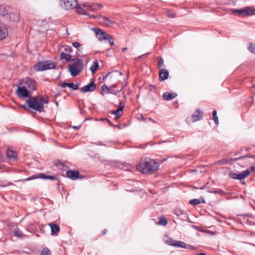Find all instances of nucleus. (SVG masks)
<instances>
[{"label": "nucleus", "mask_w": 255, "mask_h": 255, "mask_svg": "<svg viewBox=\"0 0 255 255\" xmlns=\"http://www.w3.org/2000/svg\"><path fill=\"white\" fill-rule=\"evenodd\" d=\"M20 86H18L15 93L18 98H27L29 97L31 92L28 91L27 89L22 85L20 83Z\"/></svg>", "instance_id": "1a4fd4ad"}, {"label": "nucleus", "mask_w": 255, "mask_h": 255, "mask_svg": "<svg viewBox=\"0 0 255 255\" xmlns=\"http://www.w3.org/2000/svg\"><path fill=\"white\" fill-rule=\"evenodd\" d=\"M103 6L102 4L93 3L90 4L88 2H83L77 7V13L83 15H88L86 10L91 11H96L99 10Z\"/></svg>", "instance_id": "7ed1b4c3"}, {"label": "nucleus", "mask_w": 255, "mask_h": 255, "mask_svg": "<svg viewBox=\"0 0 255 255\" xmlns=\"http://www.w3.org/2000/svg\"><path fill=\"white\" fill-rule=\"evenodd\" d=\"M123 87H121V88L119 90H114L113 89H112V87H110V90H109V92L108 93L117 95L118 93H119L120 92H121L122 91V90H123Z\"/></svg>", "instance_id": "c756f323"}, {"label": "nucleus", "mask_w": 255, "mask_h": 255, "mask_svg": "<svg viewBox=\"0 0 255 255\" xmlns=\"http://www.w3.org/2000/svg\"><path fill=\"white\" fill-rule=\"evenodd\" d=\"M99 66L98 62L97 60L94 61L90 67V70L92 73L94 74L99 69Z\"/></svg>", "instance_id": "b1692460"}, {"label": "nucleus", "mask_w": 255, "mask_h": 255, "mask_svg": "<svg viewBox=\"0 0 255 255\" xmlns=\"http://www.w3.org/2000/svg\"><path fill=\"white\" fill-rule=\"evenodd\" d=\"M87 15H88L90 17L94 18H97V17H100V16H96V15H94L93 14L89 15L88 13Z\"/></svg>", "instance_id": "de8ad7c7"}, {"label": "nucleus", "mask_w": 255, "mask_h": 255, "mask_svg": "<svg viewBox=\"0 0 255 255\" xmlns=\"http://www.w3.org/2000/svg\"><path fill=\"white\" fill-rule=\"evenodd\" d=\"M107 121L109 123V124H110V125H111V124H111V123L110 122V121L109 120H107Z\"/></svg>", "instance_id": "6e6d98bb"}, {"label": "nucleus", "mask_w": 255, "mask_h": 255, "mask_svg": "<svg viewBox=\"0 0 255 255\" xmlns=\"http://www.w3.org/2000/svg\"><path fill=\"white\" fill-rule=\"evenodd\" d=\"M28 107L39 112L44 111V104L48 103V100L42 96L31 97L26 101Z\"/></svg>", "instance_id": "f03ea898"}, {"label": "nucleus", "mask_w": 255, "mask_h": 255, "mask_svg": "<svg viewBox=\"0 0 255 255\" xmlns=\"http://www.w3.org/2000/svg\"><path fill=\"white\" fill-rule=\"evenodd\" d=\"M125 107V103L123 101H121L119 104V109L120 111H122L123 112V109Z\"/></svg>", "instance_id": "79ce46f5"}, {"label": "nucleus", "mask_w": 255, "mask_h": 255, "mask_svg": "<svg viewBox=\"0 0 255 255\" xmlns=\"http://www.w3.org/2000/svg\"><path fill=\"white\" fill-rule=\"evenodd\" d=\"M203 117V113L199 109L196 110L192 115V120L193 122L202 119Z\"/></svg>", "instance_id": "a211bd4d"}, {"label": "nucleus", "mask_w": 255, "mask_h": 255, "mask_svg": "<svg viewBox=\"0 0 255 255\" xmlns=\"http://www.w3.org/2000/svg\"><path fill=\"white\" fill-rule=\"evenodd\" d=\"M122 75V73L118 71H114L108 73L104 78L110 81L117 82L119 80V77Z\"/></svg>", "instance_id": "9b49d317"}, {"label": "nucleus", "mask_w": 255, "mask_h": 255, "mask_svg": "<svg viewBox=\"0 0 255 255\" xmlns=\"http://www.w3.org/2000/svg\"><path fill=\"white\" fill-rule=\"evenodd\" d=\"M20 84L24 87H25L31 93L36 90V82L31 78H27L23 82H21Z\"/></svg>", "instance_id": "6e6552de"}, {"label": "nucleus", "mask_w": 255, "mask_h": 255, "mask_svg": "<svg viewBox=\"0 0 255 255\" xmlns=\"http://www.w3.org/2000/svg\"><path fill=\"white\" fill-rule=\"evenodd\" d=\"M175 213L177 215L179 216L180 215L183 214V213L181 210H176L175 211Z\"/></svg>", "instance_id": "c03bdc74"}, {"label": "nucleus", "mask_w": 255, "mask_h": 255, "mask_svg": "<svg viewBox=\"0 0 255 255\" xmlns=\"http://www.w3.org/2000/svg\"><path fill=\"white\" fill-rule=\"evenodd\" d=\"M49 226L51 228V234L52 235H57L60 231L59 226L54 223H50L48 224Z\"/></svg>", "instance_id": "6ab92c4d"}, {"label": "nucleus", "mask_w": 255, "mask_h": 255, "mask_svg": "<svg viewBox=\"0 0 255 255\" xmlns=\"http://www.w3.org/2000/svg\"><path fill=\"white\" fill-rule=\"evenodd\" d=\"M107 40H108L109 41L111 45H114V38L110 35H109V36L107 37Z\"/></svg>", "instance_id": "ea45409f"}, {"label": "nucleus", "mask_w": 255, "mask_h": 255, "mask_svg": "<svg viewBox=\"0 0 255 255\" xmlns=\"http://www.w3.org/2000/svg\"><path fill=\"white\" fill-rule=\"evenodd\" d=\"M71 56L69 54L66 53L64 52H62L61 53L60 58L62 59H65L67 61H71Z\"/></svg>", "instance_id": "bb28decb"}, {"label": "nucleus", "mask_w": 255, "mask_h": 255, "mask_svg": "<svg viewBox=\"0 0 255 255\" xmlns=\"http://www.w3.org/2000/svg\"><path fill=\"white\" fill-rule=\"evenodd\" d=\"M166 242L168 245L170 246L177 247H181L185 249L187 248V245L186 244L182 241H175L172 239H169L167 240Z\"/></svg>", "instance_id": "ddd939ff"}, {"label": "nucleus", "mask_w": 255, "mask_h": 255, "mask_svg": "<svg viewBox=\"0 0 255 255\" xmlns=\"http://www.w3.org/2000/svg\"><path fill=\"white\" fill-rule=\"evenodd\" d=\"M212 115H213V120H214L215 123L217 125L218 124H219V120H218V118L217 116V111L216 110H214L213 111Z\"/></svg>", "instance_id": "473e14b6"}, {"label": "nucleus", "mask_w": 255, "mask_h": 255, "mask_svg": "<svg viewBox=\"0 0 255 255\" xmlns=\"http://www.w3.org/2000/svg\"><path fill=\"white\" fill-rule=\"evenodd\" d=\"M248 49L251 52L255 53V43H249Z\"/></svg>", "instance_id": "72a5a7b5"}, {"label": "nucleus", "mask_w": 255, "mask_h": 255, "mask_svg": "<svg viewBox=\"0 0 255 255\" xmlns=\"http://www.w3.org/2000/svg\"><path fill=\"white\" fill-rule=\"evenodd\" d=\"M7 157L12 161L17 160V153L13 150L8 149L6 152Z\"/></svg>", "instance_id": "412c9836"}, {"label": "nucleus", "mask_w": 255, "mask_h": 255, "mask_svg": "<svg viewBox=\"0 0 255 255\" xmlns=\"http://www.w3.org/2000/svg\"><path fill=\"white\" fill-rule=\"evenodd\" d=\"M111 113L115 115L116 116L115 119L117 120L122 116L123 114V112L122 111H120V109H118L117 110L112 111Z\"/></svg>", "instance_id": "a878e982"}, {"label": "nucleus", "mask_w": 255, "mask_h": 255, "mask_svg": "<svg viewBox=\"0 0 255 255\" xmlns=\"http://www.w3.org/2000/svg\"><path fill=\"white\" fill-rule=\"evenodd\" d=\"M127 84H128L127 82H125L124 84V83L122 84V86L121 87H123V88H124L127 85Z\"/></svg>", "instance_id": "3c124183"}, {"label": "nucleus", "mask_w": 255, "mask_h": 255, "mask_svg": "<svg viewBox=\"0 0 255 255\" xmlns=\"http://www.w3.org/2000/svg\"><path fill=\"white\" fill-rule=\"evenodd\" d=\"M159 164L155 160L148 158H142L137 165L138 171L143 174H153L157 171Z\"/></svg>", "instance_id": "f257e3e1"}, {"label": "nucleus", "mask_w": 255, "mask_h": 255, "mask_svg": "<svg viewBox=\"0 0 255 255\" xmlns=\"http://www.w3.org/2000/svg\"><path fill=\"white\" fill-rule=\"evenodd\" d=\"M14 236L20 237L22 236V233L18 230L15 229L13 231Z\"/></svg>", "instance_id": "4c0bfd02"}, {"label": "nucleus", "mask_w": 255, "mask_h": 255, "mask_svg": "<svg viewBox=\"0 0 255 255\" xmlns=\"http://www.w3.org/2000/svg\"><path fill=\"white\" fill-rule=\"evenodd\" d=\"M96 88V85L94 82H91L88 84L83 86L80 89L81 92L86 93L87 92H92Z\"/></svg>", "instance_id": "2eb2a0df"}, {"label": "nucleus", "mask_w": 255, "mask_h": 255, "mask_svg": "<svg viewBox=\"0 0 255 255\" xmlns=\"http://www.w3.org/2000/svg\"><path fill=\"white\" fill-rule=\"evenodd\" d=\"M167 224V220L165 217H161L160 218L158 224L160 225L165 226Z\"/></svg>", "instance_id": "7c9ffc66"}, {"label": "nucleus", "mask_w": 255, "mask_h": 255, "mask_svg": "<svg viewBox=\"0 0 255 255\" xmlns=\"http://www.w3.org/2000/svg\"><path fill=\"white\" fill-rule=\"evenodd\" d=\"M166 15L170 18H174L175 17V13L173 11L170 10L166 11Z\"/></svg>", "instance_id": "f704fd0d"}, {"label": "nucleus", "mask_w": 255, "mask_h": 255, "mask_svg": "<svg viewBox=\"0 0 255 255\" xmlns=\"http://www.w3.org/2000/svg\"><path fill=\"white\" fill-rule=\"evenodd\" d=\"M56 67V63L51 61H44L37 62L34 66L35 69L37 71H43L54 69Z\"/></svg>", "instance_id": "39448f33"}, {"label": "nucleus", "mask_w": 255, "mask_h": 255, "mask_svg": "<svg viewBox=\"0 0 255 255\" xmlns=\"http://www.w3.org/2000/svg\"><path fill=\"white\" fill-rule=\"evenodd\" d=\"M7 35V31L5 29L0 28V40L4 39Z\"/></svg>", "instance_id": "c85d7f7f"}, {"label": "nucleus", "mask_w": 255, "mask_h": 255, "mask_svg": "<svg viewBox=\"0 0 255 255\" xmlns=\"http://www.w3.org/2000/svg\"><path fill=\"white\" fill-rule=\"evenodd\" d=\"M250 174V171L248 169L239 174L234 172L230 173V177L234 179L242 180L248 177Z\"/></svg>", "instance_id": "9d476101"}, {"label": "nucleus", "mask_w": 255, "mask_h": 255, "mask_svg": "<svg viewBox=\"0 0 255 255\" xmlns=\"http://www.w3.org/2000/svg\"><path fill=\"white\" fill-rule=\"evenodd\" d=\"M93 30L96 33L99 40H107V37L110 35L99 28H95Z\"/></svg>", "instance_id": "4468645a"}, {"label": "nucleus", "mask_w": 255, "mask_h": 255, "mask_svg": "<svg viewBox=\"0 0 255 255\" xmlns=\"http://www.w3.org/2000/svg\"><path fill=\"white\" fill-rule=\"evenodd\" d=\"M100 17L101 18L100 22L105 26H110L114 24V22L107 17L102 16L101 15H100Z\"/></svg>", "instance_id": "aec40b11"}, {"label": "nucleus", "mask_w": 255, "mask_h": 255, "mask_svg": "<svg viewBox=\"0 0 255 255\" xmlns=\"http://www.w3.org/2000/svg\"><path fill=\"white\" fill-rule=\"evenodd\" d=\"M108 232V231L107 229H104L102 231V235L103 236L105 235Z\"/></svg>", "instance_id": "09e8293b"}, {"label": "nucleus", "mask_w": 255, "mask_h": 255, "mask_svg": "<svg viewBox=\"0 0 255 255\" xmlns=\"http://www.w3.org/2000/svg\"><path fill=\"white\" fill-rule=\"evenodd\" d=\"M127 50V48H123L122 49V51L123 52H125V51H126Z\"/></svg>", "instance_id": "864d4df0"}, {"label": "nucleus", "mask_w": 255, "mask_h": 255, "mask_svg": "<svg viewBox=\"0 0 255 255\" xmlns=\"http://www.w3.org/2000/svg\"><path fill=\"white\" fill-rule=\"evenodd\" d=\"M0 13H1L3 15L7 14V11H6L5 8L4 6H0Z\"/></svg>", "instance_id": "58836bf2"}, {"label": "nucleus", "mask_w": 255, "mask_h": 255, "mask_svg": "<svg viewBox=\"0 0 255 255\" xmlns=\"http://www.w3.org/2000/svg\"><path fill=\"white\" fill-rule=\"evenodd\" d=\"M63 48L64 51L68 53H71L72 51V48L70 46H65L63 47Z\"/></svg>", "instance_id": "a19ab883"}, {"label": "nucleus", "mask_w": 255, "mask_h": 255, "mask_svg": "<svg viewBox=\"0 0 255 255\" xmlns=\"http://www.w3.org/2000/svg\"><path fill=\"white\" fill-rule=\"evenodd\" d=\"M51 253L47 248L43 249L41 252V255H50Z\"/></svg>", "instance_id": "e433bc0d"}, {"label": "nucleus", "mask_w": 255, "mask_h": 255, "mask_svg": "<svg viewBox=\"0 0 255 255\" xmlns=\"http://www.w3.org/2000/svg\"><path fill=\"white\" fill-rule=\"evenodd\" d=\"M169 76V72L168 70L162 68L159 72V79L160 81H164L167 79Z\"/></svg>", "instance_id": "f3484780"}, {"label": "nucleus", "mask_w": 255, "mask_h": 255, "mask_svg": "<svg viewBox=\"0 0 255 255\" xmlns=\"http://www.w3.org/2000/svg\"><path fill=\"white\" fill-rule=\"evenodd\" d=\"M177 96V94L176 93L165 92L163 95V98L164 100L166 101H168L173 99Z\"/></svg>", "instance_id": "5701e85b"}, {"label": "nucleus", "mask_w": 255, "mask_h": 255, "mask_svg": "<svg viewBox=\"0 0 255 255\" xmlns=\"http://www.w3.org/2000/svg\"><path fill=\"white\" fill-rule=\"evenodd\" d=\"M71 61L72 63L68 66V70L71 75L73 77H75L83 70V61L78 58L73 59Z\"/></svg>", "instance_id": "20e7f679"}, {"label": "nucleus", "mask_w": 255, "mask_h": 255, "mask_svg": "<svg viewBox=\"0 0 255 255\" xmlns=\"http://www.w3.org/2000/svg\"><path fill=\"white\" fill-rule=\"evenodd\" d=\"M38 178H42L54 180L55 179V177L54 176H45L44 174H40L39 175H33L29 177H28L24 180V181H29L31 180L35 179Z\"/></svg>", "instance_id": "dca6fc26"}, {"label": "nucleus", "mask_w": 255, "mask_h": 255, "mask_svg": "<svg viewBox=\"0 0 255 255\" xmlns=\"http://www.w3.org/2000/svg\"><path fill=\"white\" fill-rule=\"evenodd\" d=\"M61 1L62 2L61 5L64 7L66 9L69 10L76 8V12L77 7L80 5V4H78L76 0H61Z\"/></svg>", "instance_id": "0eeeda50"}, {"label": "nucleus", "mask_w": 255, "mask_h": 255, "mask_svg": "<svg viewBox=\"0 0 255 255\" xmlns=\"http://www.w3.org/2000/svg\"><path fill=\"white\" fill-rule=\"evenodd\" d=\"M205 203V201L204 199H203L201 201H200L199 199H194L191 200L189 201V203L193 205H197L200 203Z\"/></svg>", "instance_id": "cd10ccee"}, {"label": "nucleus", "mask_w": 255, "mask_h": 255, "mask_svg": "<svg viewBox=\"0 0 255 255\" xmlns=\"http://www.w3.org/2000/svg\"><path fill=\"white\" fill-rule=\"evenodd\" d=\"M66 174L68 178L73 180L78 179H83L84 177V175L80 174L79 171L76 170L68 171Z\"/></svg>", "instance_id": "f8f14e48"}, {"label": "nucleus", "mask_w": 255, "mask_h": 255, "mask_svg": "<svg viewBox=\"0 0 255 255\" xmlns=\"http://www.w3.org/2000/svg\"><path fill=\"white\" fill-rule=\"evenodd\" d=\"M250 172H254L255 171V163L251 167V169H250Z\"/></svg>", "instance_id": "a18cd8bd"}, {"label": "nucleus", "mask_w": 255, "mask_h": 255, "mask_svg": "<svg viewBox=\"0 0 255 255\" xmlns=\"http://www.w3.org/2000/svg\"><path fill=\"white\" fill-rule=\"evenodd\" d=\"M110 87H108L107 85H103L102 86V92L101 93V94L102 95H104V94L103 93V92H105V91H107V93H108L109 92V90H110Z\"/></svg>", "instance_id": "c9c22d12"}, {"label": "nucleus", "mask_w": 255, "mask_h": 255, "mask_svg": "<svg viewBox=\"0 0 255 255\" xmlns=\"http://www.w3.org/2000/svg\"><path fill=\"white\" fill-rule=\"evenodd\" d=\"M211 192L213 193L216 194V193H218V190H214V191H211Z\"/></svg>", "instance_id": "603ef678"}, {"label": "nucleus", "mask_w": 255, "mask_h": 255, "mask_svg": "<svg viewBox=\"0 0 255 255\" xmlns=\"http://www.w3.org/2000/svg\"><path fill=\"white\" fill-rule=\"evenodd\" d=\"M197 255H206L205 254H204V253H201V254H198Z\"/></svg>", "instance_id": "5fc2aeb1"}, {"label": "nucleus", "mask_w": 255, "mask_h": 255, "mask_svg": "<svg viewBox=\"0 0 255 255\" xmlns=\"http://www.w3.org/2000/svg\"><path fill=\"white\" fill-rule=\"evenodd\" d=\"M218 194H219L220 195H224L225 194V192L222 190H218Z\"/></svg>", "instance_id": "49530a36"}, {"label": "nucleus", "mask_w": 255, "mask_h": 255, "mask_svg": "<svg viewBox=\"0 0 255 255\" xmlns=\"http://www.w3.org/2000/svg\"><path fill=\"white\" fill-rule=\"evenodd\" d=\"M72 45L76 48L77 50H79V48L81 46V44L78 42H74L72 43Z\"/></svg>", "instance_id": "37998d69"}, {"label": "nucleus", "mask_w": 255, "mask_h": 255, "mask_svg": "<svg viewBox=\"0 0 255 255\" xmlns=\"http://www.w3.org/2000/svg\"><path fill=\"white\" fill-rule=\"evenodd\" d=\"M117 83H116L114 84L113 85H112V86H111L110 87H112V88L114 89V88H115L117 87Z\"/></svg>", "instance_id": "8fccbe9b"}, {"label": "nucleus", "mask_w": 255, "mask_h": 255, "mask_svg": "<svg viewBox=\"0 0 255 255\" xmlns=\"http://www.w3.org/2000/svg\"><path fill=\"white\" fill-rule=\"evenodd\" d=\"M237 159V158H235V159H222L221 160H220L219 161H217L216 162H215L214 163V165H223V164H226L228 163V162L230 161V160H236Z\"/></svg>", "instance_id": "393cba45"}, {"label": "nucleus", "mask_w": 255, "mask_h": 255, "mask_svg": "<svg viewBox=\"0 0 255 255\" xmlns=\"http://www.w3.org/2000/svg\"><path fill=\"white\" fill-rule=\"evenodd\" d=\"M23 108L24 109H26V107H25V106H23Z\"/></svg>", "instance_id": "4d7b16f0"}, {"label": "nucleus", "mask_w": 255, "mask_h": 255, "mask_svg": "<svg viewBox=\"0 0 255 255\" xmlns=\"http://www.w3.org/2000/svg\"><path fill=\"white\" fill-rule=\"evenodd\" d=\"M62 88L68 87L73 90H76L78 89V85L73 83H63L60 85Z\"/></svg>", "instance_id": "4be33fe9"}, {"label": "nucleus", "mask_w": 255, "mask_h": 255, "mask_svg": "<svg viewBox=\"0 0 255 255\" xmlns=\"http://www.w3.org/2000/svg\"><path fill=\"white\" fill-rule=\"evenodd\" d=\"M233 11L239 15L251 16L255 15V9H253L250 7H246L241 9H234Z\"/></svg>", "instance_id": "423d86ee"}, {"label": "nucleus", "mask_w": 255, "mask_h": 255, "mask_svg": "<svg viewBox=\"0 0 255 255\" xmlns=\"http://www.w3.org/2000/svg\"><path fill=\"white\" fill-rule=\"evenodd\" d=\"M157 66L160 69L162 67L164 66V60L162 58H158Z\"/></svg>", "instance_id": "2f4dec72"}]
</instances>
